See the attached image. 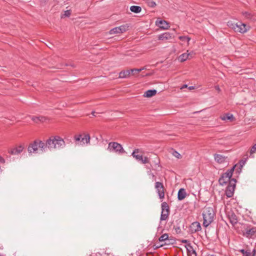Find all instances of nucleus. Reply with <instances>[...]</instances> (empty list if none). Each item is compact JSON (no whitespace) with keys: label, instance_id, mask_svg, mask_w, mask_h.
Instances as JSON below:
<instances>
[{"label":"nucleus","instance_id":"1","mask_svg":"<svg viewBox=\"0 0 256 256\" xmlns=\"http://www.w3.org/2000/svg\"><path fill=\"white\" fill-rule=\"evenodd\" d=\"M48 149L59 150L64 148L66 146L64 140L58 136H51L48 139Z\"/></svg>","mask_w":256,"mask_h":256},{"label":"nucleus","instance_id":"2","mask_svg":"<svg viewBox=\"0 0 256 256\" xmlns=\"http://www.w3.org/2000/svg\"><path fill=\"white\" fill-rule=\"evenodd\" d=\"M215 216L214 209L212 208H206L202 212L204 219L203 226L208 227L214 220V218Z\"/></svg>","mask_w":256,"mask_h":256},{"label":"nucleus","instance_id":"3","mask_svg":"<svg viewBox=\"0 0 256 256\" xmlns=\"http://www.w3.org/2000/svg\"><path fill=\"white\" fill-rule=\"evenodd\" d=\"M142 153L143 150L142 149L136 148L133 150L132 156L142 164H150V158L147 156H143Z\"/></svg>","mask_w":256,"mask_h":256},{"label":"nucleus","instance_id":"4","mask_svg":"<svg viewBox=\"0 0 256 256\" xmlns=\"http://www.w3.org/2000/svg\"><path fill=\"white\" fill-rule=\"evenodd\" d=\"M242 235L246 238H253L256 236V226H252L248 224H245Z\"/></svg>","mask_w":256,"mask_h":256},{"label":"nucleus","instance_id":"5","mask_svg":"<svg viewBox=\"0 0 256 256\" xmlns=\"http://www.w3.org/2000/svg\"><path fill=\"white\" fill-rule=\"evenodd\" d=\"M108 150L118 154H122L126 152L122 146L116 142H110L108 144Z\"/></svg>","mask_w":256,"mask_h":256},{"label":"nucleus","instance_id":"6","mask_svg":"<svg viewBox=\"0 0 256 256\" xmlns=\"http://www.w3.org/2000/svg\"><path fill=\"white\" fill-rule=\"evenodd\" d=\"M236 180L235 178H232L226 187L225 194L227 197L231 198L233 196L236 188Z\"/></svg>","mask_w":256,"mask_h":256},{"label":"nucleus","instance_id":"7","mask_svg":"<svg viewBox=\"0 0 256 256\" xmlns=\"http://www.w3.org/2000/svg\"><path fill=\"white\" fill-rule=\"evenodd\" d=\"M74 140L76 142V144H80L83 146L85 144H90V136L89 134H84V137H82V134L76 135L74 136Z\"/></svg>","mask_w":256,"mask_h":256},{"label":"nucleus","instance_id":"8","mask_svg":"<svg viewBox=\"0 0 256 256\" xmlns=\"http://www.w3.org/2000/svg\"><path fill=\"white\" fill-rule=\"evenodd\" d=\"M144 69V68H133L130 70L121 71L119 74V78H129L130 75H134V72H137V73H139Z\"/></svg>","mask_w":256,"mask_h":256},{"label":"nucleus","instance_id":"9","mask_svg":"<svg viewBox=\"0 0 256 256\" xmlns=\"http://www.w3.org/2000/svg\"><path fill=\"white\" fill-rule=\"evenodd\" d=\"M154 188L160 199H163L164 197V188L162 182H156L155 183Z\"/></svg>","mask_w":256,"mask_h":256},{"label":"nucleus","instance_id":"10","mask_svg":"<svg viewBox=\"0 0 256 256\" xmlns=\"http://www.w3.org/2000/svg\"><path fill=\"white\" fill-rule=\"evenodd\" d=\"M232 176H230V175H229V174L226 172L224 173L219 178L218 182L220 184L223 186L226 184L228 182H230L232 179L230 178Z\"/></svg>","mask_w":256,"mask_h":256},{"label":"nucleus","instance_id":"11","mask_svg":"<svg viewBox=\"0 0 256 256\" xmlns=\"http://www.w3.org/2000/svg\"><path fill=\"white\" fill-rule=\"evenodd\" d=\"M38 146L37 140L30 143L28 148V153H38Z\"/></svg>","mask_w":256,"mask_h":256},{"label":"nucleus","instance_id":"12","mask_svg":"<svg viewBox=\"0 0 256 256\" xmlns=\"http://www.w3.org/2000/svg\"><path fill=\"white\" fill-rule=\"evenodd\" d=\"M128 26L124 25L116 27L110 30L109 32V34H116L122 33L126 30Z\"/></svg>","mask_w":256,"mask_h":256},{"label":"nucleus","instance_id":"13","mask_svg":"<svg viewBox=\"0 0 256 256\" xmlns=\"http://www.w3.org/2000/svg\"><path fill=\"white\" fill-rule=\"evenodd\" d=\"M38 147L42 152H45L48 148V139L46 142L37 140Z\"/></svg>","mask_w":256,"mask_h":256},{"label":"nucleus","instance_id":"14","mask_svg":"<svg viewBox=\"0 0 256 256\" xmlns=\"http://www.w3.org/2000/svg\"><path fill=\"white\" fill-rule=\"evenodd\" d=\"M190 228L192 233L199 232L202 230L200 224L198 222H192L190 226Z\"/></svg>","mask_w":256,"mask_h":256},{"label":"nucleus","instance_id":"15","mask_svg":"<svg viewBox=\"0 0 256 256\" xmlns=\"http://www.w3.org/2000/svg\"><path fill=\"white\" fill-rule=\"evenodd\" d=\"M173 34L169 32H166L158 36V40H170L173 38Z\"/></svg>","mask_w":256,"mask_h":256},{"label":"nucleus","instance_id":"16","mask_svg":"<svg viewBox=\"0 0 256 256\" xmlns=\"http://www.w3.org/2000/svg\"><path fill=\"white\" fill-rule=\"evenodd\" d=\"M24 149V146L23 145H20L16 148H14L10 150L8 152L11 154H18L21 153Z\"/></svg>","mask_w":256,"mask_h":256},{"label":"nucleus","instance_id":"17","mask_svg":"<svg viewBox=\"0 0 256 256\" xmlns=\"http://www.w3.org/2000/svg\"><path fill=\"white\" fill-rule=\"evenodd\" d=\"M192 57V52L190 53H184L180 54L178 58L180 62H184L188 59Z\"/></svg>","mask_w":256,"mask_h":256},{"label":"nucleus","instance_id":"18","mask_svg":"<svg viewBox=\"0 0 256 256\" xmlns=\"http://www.w3.org/2000/svg\"><path fill=\"white\" fill-rule=\"evenodd\" d=\"M162 212L161 214H170V207L166 202H163L161 204Z\"/></svg>","mask_w":256,"mask_h":256},{"label":"nucleus","instance_id":"19","mask_svg":"<svg viewBox=\"0 0 256 256\" xmlns=\"http://www.w3.org/2000/svg\"><path fill=\"white\" fill-rule=\"evenodd\" d=\"M214 160L219 164H222L226 162L227 157L223 156L219 154H215L214 155Z\"/></svg>","mask_w":256,"mask_h":256},{"label":"nucleus","instance_id":"20","mask_svg":"<svg viewBox=\"0 0 256 256\" xmlns=\"http://www.w3.org/2000/svg\"><path fill=\"white\" fill-rule=\"evenodd\" d=\"M220 118L222 120H229L230 122H232L234 120V117L233 114H225L222 116H220Z\"/></svg>","mask_w":256,"mask_h":256},{"label":"nucleus","instance_id":"21","mask_svg":"<svg viewBox=\"0 0 256 256\" xmlns=\"http://www.w3.org/2000/svg\"><path fill=\"white\" fill-rule=\"evenodd\" d=\"M186 196V192L184 188H181L179 190L178 193V198L179 200H182Z\"/></svg>","mask_w":256,"mask_h":256},{"label":"nucleus","instance_id":"22","mask_svg":"<svg viewBox=\"0 0 256 256\" xmlns=\"http://www.w3.org/2000/svg\"><path fill=\"white\" fill-rule=\"evenodd\" d=\"M156 22H158V25L161 28L166 30L170 27L168 23L165 20H160L158 22L157 21Z\"/></svg>","mask_w":256,"mask_h":256},{"label":"nucleus","instance_id":"23","mask_svg":"<svg viewBox=\"0 0 256 256\" xmlns=\"http://www.w3.org/2000/svg\"><path fill=\"white\" fill-rule=\"evenodd\" d=\"M239 22L234 23L232 21L228 22V26L236 32H238Z\"/></svg>","mask_w":256,"mask_h":256},{"label":"nucleus","instance_id":"24","mask_svg":"<svg viewBox=\"0 0 256 256\" xmlns=\"http://www.w3.org/2000/svg\"><path fill=\"white\" fill-rule=\"evenodd\" d=\"M248 28L246 24H242L240 22H239L238 24V32H240V33H244L247 32Z\"/></svg>","mask_w":256,"mask_h":256},{"label":"nucleus","instance_id":"25","mask_svg":"<svg viewBox=\"0 0 256 256\" xmlns=\"http://www.w3.org/2000/svg\"><path fill=\"white\" fill-rule=\"evenodd\" d=\"M156 94V90H146L144 94V96L146 98H150L154 96Z\"/></svg>","mask_w":256,"mask_h":256},{"label":"nucleus","instance_id":"26","mask_svg":"<svg viewBox=\"0 0 256 256\" xmlns=\"http://www.w3.org/2000/svg\"><path fill=\"white\" fill-rule=\"evenodd\" d=\"M32 120L36 122H44L47 120V118L46 117H44L43 116H33L32 117Z\"/></svg>","mask_w":256,"mask_h":256},{"label":"nucleus","instance_id":"27","mask_svg":"<svg viewBox=\"0 0 256 256\" xmlns=\"http://www.w3.org/2000/svg\"><path fill=\"white\" fill-rule=\"evenodd\" d=\"M130 10L133 12L138 14L141 12L142 8L140 6H130Z\"/></svg>","mask_w":256,"mask_h":256},{"label":"nucleus","instance_id":"28","mask_svg":"<svg viewBox=\"0 0 256 256\" xmlns=\"http://www.w3.org/2000/svg\"><path fill=\"white\" fill-rule=\"evenodd\" d=\"M158 240L160 242H168V234H164L158 238Z\"/></svg>","mask_w":256,"mask_h":256},{"label":"nucleus","instance_id":"29","mask_svg":"<svg viewBox=\"0 0 256 256\" xmlns=\"http://www.w3.org/2000/svg\"><path fill=\"white\" fill-rule=\"evenodd\" d=\"M230 220V223L232 224H236L238 222V220L236 218V214L234 213H232L230 216H229Z\"/></svg>","mask_w":256,"mask_h":256},{"label":"nucleus","instance_id":"30","mask_svg":"<svg viewBox=\"0 0 256 256\" xmlns=\"http://www.w3.org/2000/svg\"><path fill=\"white\" fill-rule=\"evenodd\" d=\"M245 163H246L245 160H240L239 162V164H240L239 168H238L236 170V172H238V173H240L241 172L242 167L244 165Z\"/></svg>","mask_w":256,"mask_h":256},{"label":"nucleus","instance_id":"31","mask_svg":"<svg viewBox=\"0 0 256 256\" xmlns=\"http://www.w3.org/2000/svg\"><path fill=\"white\" fill-rule=\"evenodd\" d=\"M169 214H168V213H166V214H161L160 217V224L162 221L168 220Z\"/></svg>","mask_w":256,"mask_h":256},{"label":"nucleus","instance_id":"32","mask_svg":"<svg viewBox=\"0 0 256 256\" xmlns=\"http://www.w3.org/2000/svg\"><path fill=\"white\" fill-rule=\"evenodd\" d=\"M178 38L182 42L186 41L188 42L190 40V38L187 36H180Z\"/></svg>","mask_w":256,"mask_h":256},{"label":"nucleus","instance_id":"33","mask_svg":"<svg viewBox=\"0 0 256 256\" xmlns=\"http://www.w3.org/2000/svg\"><path fill=\"white\" fill-rule=\"evenodd\" d=\"M237 166V164H235L234 166H233L230 169L228 170L226 172L230 176H232L233 172L235 169V168Z\"/></svg>","mask_w":256,"mask_h":256},{"label":"nucleus","instance_id":"34","mask_svg":"<svg viewBox=\"0 0 256 256\" xmlns=\"http://www.w3.org/2000/svg\"><path fill=\"white\" fill-rule=\"evenodd\" d=\"M147 4L149 6L152 8H154L156 6V3L152 0H147Z\"/></svg>","mask_w":256,"mask_h":256},{"label":"nucleus","instance_id":"35","mask_svg":"<svg viewBox=\"0 0 256 256\" xmlns=\"http://www.w3.org/2000/svg\"><path fill=\"white\" fill-rule=\"evenodd\" d=\"M186 248L187 253L190 252H192V250H194L192 246H191L190 244V243L188 244H187L186 246Z\"/></svg>","mask_w":256,"mask_h":256},{"label":"nucleus","instance_id":"36","mask_svg":"<svg viewBox=\"0 0 256 256\" xmlns=\"http://www.w3.org/2000/svg\"><path fill=\"white\" fill-rule=\"evenodd\" d=\"M148 168L149 169V171H148V174H149V175H150V176H151V177H152V180H156V176L154 175V174H152V172H151V170H150V168H151L150 167V168Z\"/></svg>","mask_w":256,"mask_h":256},{"label":"nucleus","instance_id":"37","mask_svg":"<svg viewBox=\"0 0 256 256\" xmlns=\"http://www.w3.org/2000/svg\"><path fill=\"white\" fill-rule=\"evenodd\" d=\"M170 244V242H165L164 244H160V245H158L157 244H155L154 245V249H157L160 247L164 245H168V244Z\"/></svg>","mask_w":256,"mask_h":256},{"label":"nucleus","instance_id":"38","mask_svg":"<svg viewBox=\"0 0 256 256\" xmlns=\"http://www.w3.org/2000/svg\"><path fill=\"white\" fill-rule=\"evenodd\" d=\"M240 252L244 254V256H246V255L250 256V252L246 251L244 249L240 250Z\"/></svg>","mask_w":256,"mask_h":256},{"label":"nucleus","instance_id":"39","mask_svg":"<svg viewBox=\"0 0 256 256\" xmlns=\"http://www.w3.org/2000/svg\"><path fill=\"white\" fill-rule=\"evenodd\" d=\"M188 256H197L196 250H192L188 253Z\"/></svg>","mask_w":256,"mask_h":256},{"label":"nucleus","instance_id":"40","mask_svg":"<svg viewBox=\"0 0 256 256\" xmlns=\"http://www.w3.org/2000/svg\"><path fill=\"white\" fill-rule=\"evenodd\" d=\"M172 154H173V155H174L175 157H176V158H181V157H182V156H181V155H180V154L178 152H176V151L174 152H173V153H172Z\"/></svg>","mask_w":256,"mask_h":256},{"label":"nucleus","instance_id":"41","mask_svg":"<svg viewBox=\"0 0 256 256\" xmlns=\"http://www.w3.org/2000/svg\"><path fill=\"white\" fill-rule=\"evenodd\" d=\"M256 152V144L252 146L250 150V154L254 153Z\"/></svg>","mask_w":256,"mask_h":256},{"label":"nucleus","instance_id":"42","mask_svg":"<svg viewBox=\"0 0 256 256\" xmlns=\"http://www.w3.org/2000/svg\"><path fill=\"white\" fill-rule=\"evenodd\" d=\"M71 14L70 10H67L64 12V16H69Z\"/></svg>","mask_w":256,"mask_h":256},{"label":"nucleus","instance_id":"43","mask_svg":"<svg viewBox=\"0 0 256 256\" xmlns=\"http://www.w3.org/2000/svg\"><path fill=\"white\" fill-rule=\"evenodd\" d=\"M154 163L156 164H158L160 163V160L156 156V160H154Z\"/></svg>","mask_w":256,"mask_h":256},{"label":"nucleus","instance_id":"44","mask_svg":"<svg viewBox=\"0 0 256 256\" xmlns=\"http://www.w3.org/2000/svg\"><path fill=\"white\" fill-rule=\"evenodd\" d=\"M256 254V251H255V250L254 249L253 250V252H250V256H255V255Z\"/></svg>","mask_w":256,"mask_h":256},{"label":"nucleus","instance_id":"45","mask_svg":"<svg viewBox=\"0 0 256 256\" xmlns=\"http://www.w3.org/2000/svg\"><path fill=\"white\" fill-rule=\"evenodd\" d=\"M5 162L4 159L0 156V163H4Z\"/></svg>","mask_w":256,"mask_h":256},{"label":"nucleus","instance_id":"46","mask_svg":"<svg viewBox=\"0 0 256 256\" xmlns=\"http://www.w3.org/2000/svg\"><path fill=\"white\" fill-rule=\"evenodd\" d=\"M176 232L177 233H178L180 232V227H178L177 228H176Z\"/></svg>","mask_w":256,"mask_h":256},{"label":"nucleus","instance_id":"47","mask_svg":"<svg viewBox=\"0 0 256 256\" xmlns=\"http://www.w3.org/2000/svg\"><path fill=\"white\" fill-rule=\"evenodd\" d=\"M215 88L218 90V91H220V88H219V86H215Z\"/></svg>","mask_w":256,"mask_h":256},{"label":"nucleus","instance_id":"48","mask_svg":"<svg viewBox=\"0 0 256 256\" xmlns=\"http://www.w3.org/2000/svg\"><path fill=\"white\" fill-rule=\"evenodd\" d=\"M181 242L182 243H187L188 240H182Z\"/></svg>","mask_w":256,"mask_h":256},{"label":"nucleus","instance_id":"49","mask_svg":"<svg viewBox=\"0 0 256 256\" xmlns=\"http://www.w3.org/2000/svg\"><path fill=\"white\" fill-rule=\"evenodd\" d=\"M188 87V85L187 84H184L182 88H181V89H182V88H186Z\"/></svg>","mask_w":256,"mask_h":256},{"label":"nucleus","instance_id":"50","mask_svg":"<svg viewBox=\"0 0 256 256\" xmlns=\"http://www.w3.org/2000/svg\"><path fill=\"white\" fill-rule=\"evenodd\" d=\"M188 89L190 90H192L194 89V87L193 86H190L188 87Z\"/></svg>","mask_w":256,"mask_h":256},{"label":"nucleus","instance_id":"51","mask_svg":"<svg viewBox=\"0 0 256 256\" xmlns=\"http://www.w3.org/2000/svg\"><path fill=\"white\" fill-rule=\"evenodd\" d=\"M94 113H95V112H92V114L93 116H95V115H94Z\"/></svg>","mask_w":256,"mask_h":256},{"label":"nucleus","instance_id":"52","mask_svg":"<svg viewBox=\"0 0 256 256\" xmlns=\"http://www.w3.org/2000/svg\"><path fill=\"white\" fill-rule=\"evenodd\" d=\"M134 72V75H135L136 74H138V73H137V72Z\"/></svg>","mask_w":256,"mask_h":256},{"label":"nucleus","instance_id":"53","mask_svg":"<svg viewBox=\"0 0 256 256\" xmlns=\"http://www.w3.org/2000/svg\"><path fill=\"white\" fill-rule=\"evenodd\" d=\"M246 256H248L246 255Z\"/></svg>","mask_w":256,"mask_h":256}]
</instances>
